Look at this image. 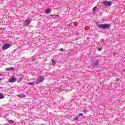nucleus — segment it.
<instances>
[{"label":"nucleus","instance_id":"f257e3e1","mask_svg":"<svg viewBox=\"0 0 125 125\" xmlns=\"http://www.w3.org/2000/svg\"><path fill=\"white\" fill-rule=\"evenodd\" d=\"M98 27L101 28V29H109L110 28V24L109 23L100 24Z\"/></svg>","mask_w":125,"mask_h":125},{"label":"nucleus","instance_id":"f03ea898","mask_svg":"<svg viewBox=\"0 0 125 125\" xmlns=\"http://www.w3.org/2000/svg\"><path fill=\"white\" fill-rule=\"evenodd\" d=\"M43 81H44V77L43 76H40L36 81V84H39V83H41Z\"/></svg>","mask_w":125,"mask_h":125},{"label":"nucleus","instance_id":"7ed1b4c3","mask_svg":"<svg viewBox=\"0 0 125 125\" xmlns=\"http://www.w3.org/2000/svg\"><path fill=\"white\" fill-rule=\"evenodd\" d=\"M12 44L10 43H7L3 45L2 47V50H6V49L9 48V47H11Z\"/></svg>","mask_w":125,"mask_h":125},{"label":"nucleus","instance_id":"20e7f679","mask_svg":"<svg viewBox=\"0 0 125 125\" xmlns=\"http://www.w3.org/2000/svg\"><path fill=\"white\" fill-rule=\"evenodd\" d=\"M104 5L106 6H111L112 5V2L111 1L104 0L103 2Z\"/></svg>","mask_w":125,"mask_h":125},{"label":"nucleus","instance_id":"39448f33","mask_svg":"<svg viewBox=\"0 0 125 125\" xmlns=\"http://www.w3.org/2000/svg\"><path fill=\"white\" fill-rule=\"evenodd\" d=\"M9 83H15L16 82V78L14 76H12L11 78H10L8 80Z\"/></svg>","mask_w":125,"mask_h":125},{"label":"nucleus","instance_id":"423d86ee","mask_svg":"<svg viewBox=\"0 0 125 125\" xmlns=\"http://www.w3.org/2000/svg\"><path fill=\"white\" fill-rule=\"evenodd\" d=\"M30 23H31V20L28 19L25 20L24 22V24L25 26H29V25H30Z\"/></svg>","mask_w":125,"mask_h":125},{"label":"nucleus","instance_id":"0eeeda50","mask_svg":"<svg viewBox=\"0 0 125 125\" xmlns=\"http://www.w3.org/2000/svg\"><path fill=\"white\" fill-rule=\"evenodd\" d=\"M27 84H28V85H35V84H36V81L35 82H32L28 83H27Z\"/></svg>","mask_w":125,"mask_h":125},{"label":"nucleus","instance_id":"6e6552de","mask_svg":"<svg viewBox=\"0 0 125 125\" xmlns=\"http://www.w3.org/2000/svg\"><path fill=\"white\" fill-rule=\"evenodd\" d=\"M14 67H10V68H6V71H13V70H14Z\"/></svg>","mask_w":125,"mask_h":125},{"label":"nucleus","instance_id":"1a4fd4ad","mask_svg":"<svg viewBox=\"0 0 125 125\" xmlns=\"http://www.w3.org/2000/svg\"><path fill=\"white\" fill-rule=\"evenodd\" d=\"M51 11H50V9H47L46 10V12H45V13H46V14H48V13H50Z\"/></svg>","mask_w":125,"mask_h":125},{"label":"nucleus","instance_id":"9d476101","mask_svg":"<svg viewBox=\"0 0 125 125\" xmlns=\"http://www.w3.org/2000/svg\"><path fill=\"white\" fill-rule=\"evenodd\" d=\"M18 97H19V98H24L25 96L24 95H18Z\"/></svg>","mask_w":125,"mask_h":125},{"label":"nucleus","instance_id":"9b49d317","mask_svg":"<svg viewBox=\"0 0 125 125\" xmlns=\"http://www.w3.org/2000/svg\"><path fill=\"white\" fill-rule=\"evenodd\" d=\"M96 9H97V5H96L95 7H93V11H94V12H95V11H96Z\"/></svg>","mask_w":125,"mask_h":125},{"label":"nucleus","instance_id":"f8f14e48","mask_svg":"<svg viewBox=\"0 0 125 125\" xmlns=\"http://www.w3.org/2000/svg\"><path fill=\"white\" fill-rule=\"evenodd\" d=\"M52 62L53 65H56V61H55L54 60L52 59Z\"/></svg>","mask_w":125,"mask_h":125},{"label":"nucleus","instance_id":"ddd939ff","mask_svg":"<svg viewBox=\"0 0 125 125\" xmlns=\"http://www.w3.org/2000/svg\"><path fill=\"white\" fill-rule=\"evenodd\" d=\"M4 98V96L3 94H0V99Z\"/></svg>","mask_w":125,"mask_h":125},{"label":"nucleus","instance_id":"4468645a","mask_svg":"<svg viewBox=\"0 0 125 125\" xmlns=\"http://www.w3.org/2000/svg\"><path fill=\"white\" fill-rule=\"evenodd\" d=\"M98 65V61H97L96 62L94 63V67L95 66H97Z\"/></svg>","mask_w":125,"mask_h":125},{"label":"nucleus","instance_id":"2eb2a0df","mask_svg":"<svg viewBox=\"0 0 125 125\" xmlns=\"http://www.w3.org/2000/svg\"><path fill=\"white\" fill-rule=\"evenodd\" d=\"M8 122L10 124H13V123H14V121H13V120H9Z\"/></svg>","mask_w":125,"mask_h":125},{"label":"nucleus","instance_id":"dca6fc26","mask_svg":"<svg viewBox=\"0 0 125 125\" xmlns=\"http://www.w3.org/2000/svg\"><path fill=\"white\" fill-rule=\"evenodd\" d=\"M78 120H79V117L78 116L73 119V121H78Z\"/></svg>","mask_w":125,"mask_h":125},{"label":"nucleus","instance_id":"f3484780","mask_svg":"<svg viewBox=\"0 0 125 125\" xmlns=\"http://www.w3.org/2000/svg\"><path fill=\"white\" fill-rule=\"evenodd\" d=\"M50 17H51V18H53V17H54V16H55V15L51 14L50 15Z\"/></svg>","mask_w":125,"mask_h":125},{"label":"nucleus","instance_id":"a211bd4d","mask_svg":"<svg viewBox=\"0 0 125 125\" xmlns=\"http://www.w3.org/2000/svg\"><path fill=\"white\" fill-rule=\"evenodd\" d=\"M55 16L57 17H60V15H55Z\"/></svg>","mask_w":125,"mask_h":125},{"label":"nucleus","instance_id":"6ab92c4d","mask_svg":"<svg viewBox=\"0 0 125 125\" xmlns=\"http://www.w3.org/2000/svg\"><path fill=\"white\" fill-rule=\"evenodd\" d=\"M98 51H101V48H99L98 49Z\"/></svg>","mask_w":125,"mask_h":125},{"label":"nucleus","instance_id":"aec40b11","mask_svg":"<svg viewBox=\"0 0 125 125\" xmlns=\"http://www.w3.org/2000/svg\"><path fill=\"white\" fill-rule=\"evenodd\" d=\"M79 115L80 116H83V113H80Z\"/></svg>","mask_w":125,"mask_h":125},{"label":"nucleus","instance_id":"412c9836","mask_svg":"<svg viewBox=\"0 0 125 125\" xmlns=\"http://www.w3.org/2000/svg\"><path fill=\"white\" fill-rule=\"evenodd\" d=\"M2 76V73H0V77H1Z\"/></svg>","mask_w":125,"mask_h":125},{"label":"nucleus","instance_id":"4be33fe9","mask_svg":"<svg viewBox=\"0 0 125 125\" xmlns=\"http://www.w3.org/2000/svg\"><path fill=\"white\" fill-rule=\"evenodd\" d=\"M60 50H61V51H62V50H63V48H62L60 49Z\"/></svg>","mask_w":125,"mask_h":125},{"label":"nucleus","instance_id":"5701e85b","mask_svg":"<svg viewBox=\"0 0 125 125\" xmlns=\"http://www.w3.org/2000/svg\"><path fill=\"white\" fill-rule=\"evenodd\" d=\"M2 28L1 27H0V30H2Z\"/></svg>","mask_w":125,"mask_h":125},{"label":"nucleus","instance_id":"b1692460","mask_svg":"<svg viewBox=\"0 0 125 125\" xmlns=\"http://www.w3.org/2000/svg\"><path fill=\"white\" fill-rule=\"evenodd\" d=\"M0 81H2V79H1V78H0Z\"/></svg>","mask_w":125,"mask_h":125},{"label":"nucleus","instance_id":"393cba45","mask_svg":"<svg viewBox=\"0 0 125 125\" xmlns=\"http://www.w3.org/2000/svg\"><path fill=\"white\" fill-rule=\"evenodd\" d=\"M67 26H70V24H68Z\"/></svg>","mask_w":125,"mask_h":125},{"label":"nucleus","instance_id":"a878e982","mask_svg":"<svg viewBox=\"0 0 125 125\" xmlns=\"http://www.w3.org/2000/svg\"><path fill=\"white\" fill-rule=\"evenodd\" d=\"M2 30H4V28H2Z\"/></svg>","mask_w":125,"mask_h":125},{"label":"nucleus","instance_id":"bb28decb","mask_svg":"<svg viewBox=\"0 0 125 125\" xmlns=\"http://www.w3.org/2000/svg\"><path fill=\"white\" fill-rule=\"evenodd\" d=\"M0 94H1V93H0Z\"/></svg>","mask_w":125,"mask_h":125}]
</instances>
